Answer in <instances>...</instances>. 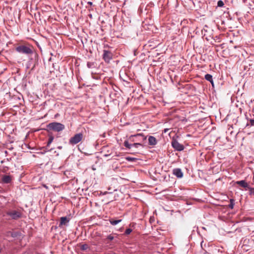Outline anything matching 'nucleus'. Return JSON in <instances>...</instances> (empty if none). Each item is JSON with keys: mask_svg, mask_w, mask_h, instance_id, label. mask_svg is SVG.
I'll use <instances>...</instances> for the list:
<instances>
[{"mask_svg": "<svg viewBox=\"0 0 254 254\" xmlns=\"http://www.w3.org/2000/svg\"><path fill=\"white\" fill-rule=\"evenodd\" d=\"M48 127L52 130L56 131L58 132L62 131L65 128L64 125L57 122H53L50 123L48 125Z\"/></svg>", "mask_w": 254, "mask_h": 254, "instance_id": "7ed1b4c3", "label": "nucleus"}, {"mask_svg": "<svg viewBox=\"0 0 254 254\" xmlns=\"http://www.w3.org/2000/svg\"><path fill=\"white\" fill-rule=\"evenodd\" d=\"M235 184L238 185L242 187V188L248 189L249 187L248 184L245 180H241V181H236L235 183Z\"/></svg>", "mask_w": 254, "mask_h": 254, "instance_id": "9b49d317", "label": "nucleus"}, {"mask_svg": "<svg viewBox=\"0 0 254 254\" xmlns=\"http://www.w3.org/2000/svg\"><path fill=\"white\" fill-rule=\"evenodd\" d=\"M54 140V137L53 136H50L49 137L48 141L47 142V146H49L51 143L53 142Z\"/></svg>", "mask_w": 254, "mask_h": 254, "instance_id": "4be33fe9", "label": "nucleus"}, {"mask_svg": "<svg viewBox=\"0 0 254 254\" xmlns=\"http://www.w3.org/2000/svg\"><path fill=\"white\" fill-rule=\"evenodd\" d=\"M114 237L111 235L108 236L106 238L107 240H109L110 241H112L113 240H114Z\"/></svg>", "mask_w": 254, "mask_h": 254, "instance_id": "bb28decb", "label": "nucleus"}, {"mask_svg": "<svg viewBox=\"0 0 254 254\" xmlns=\"http://www.w3.org/2000/svg\"><path fill=\"white\" fill-rule=\"evenodd\" d=\"M157 143V140L156 138L153 136H149L148 144L151 146H155Z\"/></svg>", "mask_w": 254, "mask_h": 254, "instance_id": "f8f14e48", "label": "nucleus"}, {"mask_svg": "<svg viewBox=\"0 0 254 254\" xmlns=\"http://www.w3.org/2000/svg\"><path fill=\"white\" fill-rule=\"evenodd\" d=\"M2 181L5 184L10 183L11 181V178L10 176L4 175L2 178Z\"/></svg>", "mask_w": 254, "mask_h": 254, "instance_id": "ddd939ff", "label": "nucleus"}, {"mask_svg": "<svg viewBox=\"0 0 254 254\" xmlns=\"http://www.w3.org/2000/svg\"><path fill=\"white\" fill-rule=\"evenodd\" d=\"M171 144L173 148L178 151H181L183 150L184 149V146H183V145L180 144L175 139H173Z\"/></svg>", "mask_w": 254, "mask_h": 254, "instance_id": "423d86ee", "label": "nucleus"}, {"mask_svg": "<svg viewBox=\"0 0 254 254\" xmlns=\"http://www.w3.org/2000/svg\"><path fill=\"white\" fill-rule=\"evenodd\" d=\"M167 130H168V129H165V130H164L165 132H166Z\"/></svg>", "mask_w": 254, "mask_h": 254, "instance_id": "2f4dec72", "label": "nucleus"}, {"mask_svg": "<svg viewBox=\"0 0 254 254\" xmlns=\"http://www.w3.org/2000/svg\"><path fill=\"white\" fill-rule=\"evenodd\" d=\"M126 159L127 161H129V162H134L135 161H136L137 160L136 158H133V157H127L126 158Z\"/></svg>", "mask_w": 254, "mask_h": 254, "instance_id": "412c9836", "label": "nucleus"}, {"mask_svg": "<svg viewBox=\"0 0 254 254\" xmlns=\"http://www.w3.org/2000/svg\"><path fill=\"white\" fill-rule=\"evenodd\" d=\"M113 58V54L109 51L104 50L103 54V59L104 61L109 63Z\"/></svg>", "mask_w": 254, "mask_h": 254, "instance_id": "0eeeda50", "label": "nucleus"}, {"mask_svg": "<svg viewBox=\"0 0 254 254\" xmlns=\"http://www.w3.org/2000/svg\"><path fill=\"white\" fill-rule=\"evenodd\" d=\"M70 220L69 218L67 217H62L60 218V222L59 224V227H62L63 225L67 226Z\"/></svg>", "mask_w": 254, "mask_h": 254, "instance_id": "6e6552de", "label": "nucleus"}, {"mask_svg": "<svg viewBox=\"0 0 254 254\" xmlns=\"http://www.w3.org/2000/svg\"><path fill=\"white\" fill-rule=\"evenodd\" d=\"M22 217L20 210L9 209L2 214L3 220H17Z\"/></svg>", "mask_w": 254, "mask_h": 254, "instance_id": "f257e3e1", "label": "nucleus"}, {"mask_svg": "<svg viewBox=\"0 0 254 254\" xmlns=\"http://www.w3.org/2000/svg\"><path fill=\"white\" fill-rule=\"evenodd\" d=\"M28 65H30V64H29V62L28 63Z\"/></svg>", "mask_w": 254, "mask_h": 254, "instance_id": "473e14b6", "label": "nucleus"}, {"mask_svg": "<svg viewBox=\"0 0 254 254\" xmlns=\"http://www.w3.org/2000/svg\"><path fill=\"white\" fill-rule=\"evenodd\" d=\"M15 50L17 52L25 55H29L33 53L32 49L25 45H20L16 47Z\"/></svg>", "mask_w": 254, "mask_h": 254, "instance_id": "f03ea898", "label": "nucleus"}, {"mask_svg": "<svg viewBox=\"0 0 254 254\" xmlns=\"http://www.w3.org/2000/svg\"><path fill=\"white\" fill-rule=\"evenodd\" d=\"M204 78L206 80H207L209 82L211 81V80H212L213 79L212 76L210 74H205Z\"/></svg>", "mask_w": 254, "mask_h": 254, "instance_id": "f3484780", "label": "nucleus"}, {"mask_svg": "<svg viewBox=\"0 0 254 254\" xmlns=\"http://www.w3.org/2000/svg\"><path fill=\"white\" fill-rule=\"evenodd\" d=\"M82 138L83 134L82 133H77L69 139V143L71 145H75L81 141Z\"/></svg>", "mask_w": 254, "mask_h": 254, "instance_id": "20e7f679", "label": "nucleus"}, {"mask_svg": "<svg viewBox=\"0 0 254 254\" xmlns=\"http://www.w3.org/2000/svg\"><path fill=\"white\" fill-rule=\"evenodd\" d=\"M254 126V119H250L249 123H247L246 127Z\"/></svg>", "mask_w": 254, "mask_h": 254, "instance_id": "dca6fc26", "label": "nucleus"}, {"mask_svg": "<svg viewBox=\"0 0 254 254\" xmlns=\"http://www.w3.org/2000/svg\"><path fill=\"white\" fill-rule=\"evenodd\" d=\"M224 5V2L222 0H219L217 2V6L222 7Z\"/></svg>", "mask_w": 254, "mask_h": 254, "instance_id": "a878e982", "label": "nucleus"}, {"mask_svg": "<svg viewBox=\"0 0 254 254\" xmlns=\"http://www.w3.org/2000/svg\"><path fill=\"white\" fill-rule=\"evenodd\" d=\"M109 221L111 225L115 226V225H116L117 224H118V223H119L120 222H121L122 221V219H119V220H115L113 219H110L109 220Z\"/></svg>", "mask_w": 254, "mask_h": 254, "instance_id": "2eb2a0df", "label": "nucleus"}, {"mask_svg": "<svg viewBox=\"0 0 254 254\" xmlns=\"http://www.w3.org/2000/svg\"><path fill=\"white\" fill-rule=\"evenodd\" d=\"M138 138L136 140H142V138L141 137H137Z\"/></svg>", "mask_w": 254, "mask_h": 254, "instance_id": "c85d7f7f", "label": "nucleus"}, {"mask_svg": "<svg viewBox=\"0 0 254 254\" xmlns=\"http://www.w3.org/2000/svg\"><path fill=\"white\" fill-rule=\"evenodd\" d=\"M141 137L142 138V141H144L146 139L147 136H144L142 133H137L136 134L134 135H131L129 137L128 139L130 141H136V140H135L133 137Z\"/></svg>", "mask_w": 254, "mask_h": 254, "instance_id": "9d476101", "label": "nucleus"}, {"mask_svg": "<svg viewBox=\"0 0 254 254\" xmlns=\"http://www.w3.org/2000/svg\"><path fill=\"white\" fill-rule=\"evenodd\" d=\"M173 174L178 178H182L183 177V173L180 168L174 169Z\"/></svg>", "mask_w": 254, "mask_h": 254, "instance_id": "1a4fd4ad", "label": "nucleus"}, {"mask_svg": "<svg viewBox=\"0 0 254 254\" xmlns=\"http://www.w3.org/2000/svg\"><path fill=\"white\" fill-rule=\"evenodd\" d=\"M234 205H235V200L233 199H231L230 200V204L228 205L229 208H230L231 209H233L234 208Z\"/></svg>", "mask_w": 254, "mask_h": 254, "instance_id": "6ab92c4d", "label": "nucleus"}, {"mask_svg": "<svg viewBox=\"0 0 254 254\" xmlns=\"http://www.w3.org/2000/svg\"><path fill=\"white\" fill-rule=\"evenodd\" d=\"M142 146V144L141 143H134L132 144L131 148L132 147H135V148H138L139 146Z\"/></svg>", "mask_w": 254, "mask_h": 254, "instance_id": "5701e85b", "label": "nucleus"}, {"mask_svg": "<svg viewBox=\"0 0 254 254\" xmlns=\"http://www.w3.org/2000/svg\"><path fill=\"white\" fill-rule=\"evenodd\" d=\"M124 146L128 148V149H131V145L132 144L129 143L128 141L127 140H125L124 143Z\"/></svg>", "mask_w": 254, "mask_h": 254, "instance_id": "a211bd4d", "label": "nucleus"}, {"mask_svg": "<svg viewBox=\"0 0 254 254\" xmlns=\"http://www.w3.org/2000/svg\"><path fill=\"white\" fill-rule=\"evenodd\" d=\"M132 231L131 229L128 228L127 229L125 232V234L126 235H128L131 233V232Z\"/></svg>", "mask_w": 254, "mask_h": 254, "instance_id": "393cba45", "label": "nucleus"}, {"mask_svg": "<svg viewBox=\"0 0 254 254\" xmlns=\"http://www.w3.org/2000/svg\"><path fill=\"white\" fill-rule=\"evenodd\" d=\"M211 81H209L211 85H212V87H214V82H213V80L212 79V80H211Z\"/></svg>", "mask_w": 254, "mask_h": 254, "instance_id": "cd10ccee", "label": "nucleus"}, {"mask_svg": "<svg viewBox=\"0 0 254 254\" xmlns=\"http://www.w3.org/2000/svg\"><path fill=\"white\" fill-rule=\"evenodd\" d=\"M87 3L90 5H92L93 3L91 1H88Z\"/></svg>", "mask_w": 254, "mask_h": 254, "instance_id": "c756f323", "label": "nucleus"}, {"mask_svg": "<svg viewBox=\"0 0 254 254\" xmlns=\"http://www.w3.org/2000/svg\"><path fill=\"white\" fill-rule=\"evenodd\" d=\"M80 249L82 251H86L89 249V246L87 244H83L81 246Z\"/></svg>", "mask_w": 254, "mask_h": 254, "instance_id": "aec40b11", "label": "nucleus"}, {"mask_svg": "<svg viewBox=\"0 0 254 254\" xmlns=\"http://www.w3.org/2000/svg\"><path fill=\"white\" fill-rule=\"evenodd\" d=\"M109 193L108 192H107V191H105V192L103 193V194H107V193Z\"/></svg>", "mask_w": 254, "mask_h": 254, "instance_id": "7c9ffc66", "label": "nucleus"}, {"mask_svg": "<svg viewBox=\"0 0 254 254\" xmlns=\"http://www.w3.org/2000/svg\"><path fill=\"white\" fill-rule=\"evenodd\" d=\"M5 236L7 238H13L14 239H19L21 237V233L20 231H8L5 232Z\"/></svg>", "mask_w": 254, "mask_h": 254, "instance_id": "39448f33", "label": "nucleus"}, {"mask_svg": "<svg viewBox=\"0 0 254 254\" xmlns=\"http://www.w3.org/2000/svg\"><path fill=\"white\" fill-rule=\"evenodd\" d=\"M248 189L250 191V194L254 195V188L249 187Z\"/></svg>", "mask_w": 254, "mask_h": 254, "instance_id": "b1692460", "label": "nucleus"}, {"mask_svg": "<svg viewBox=\"0 0 254 254\" xmlns=\"http://www.w3.org/2000/svg\"><path fill=\"white\" fill-rule=\"evenodd\" d=\"M97 63L94 62H88L87 63V66L88 68H96L97 67Z\"/></svg>", "mask_w": 254, "mask_h": 254, "instance_id": "4468645a", "label": "nucleus"}]
</instances>
